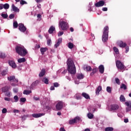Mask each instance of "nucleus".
<instances>
[{"label":"nucleus","mask_w":131,"mask_h":131,"mask_svg":"<svg viewBox=\"0 0 131 131\" xmlns=\"http://www.w3.org/2000/svg\"><path fill=\"white\" fill-rule=\"evenodd\" d=\"M13 27L14 28H17L18 27V23H17V21L13 23Z\"/></svg>","instance_id":"obj_44"},{"label":"nucleus","mask_w":131,"mask_h":131,"mask_svg":"<svg viewBox=\"0 0 131 131\" xmlns=\"http://www.w3.org/2000/svg\"><path fill=\"white\" fill-rule=\"evenodd\" d=\"M20 5H27V2H26L25 1L21 0V1H20Z\"/></svg>","instance_id":"obj_43"},{"label":"nucleus","mask_w":131,"mask_h":131,"mask_svg":"<svg viewBox=\"0 0 131 131\" xmlns=\"http://www.w3.org/2000/svg\"><path fill=\"white\" fill-rule=\"evenodd\" d=\"M37 84H38V81H36L32 83L31 86V88L33 89H34V87L36 86V85H37Z\"/></svg>","instance_id":"obj_29"},{"label":"nucleus","mask_w":131,"mask_h":131,"mask_svg":"<svg viewBox=\"0 0 131 131\" xmlns=\"http://www.w3.org/2000/svg\"><path fill=\"white\" fill-rule=\"evenodd\" d=\"M99 72L100 73L103 74L104 73V66L101 65L99 67Z\"/></svg>","instance_id":"obj_30"},{"label":"nucleus","mask_w":131,"mask_h":131,"mask_svg":"<svg viewBox=\"0 0 131 131\" xmlns=\"http://www.w3.org/2000/svg\"><path fill=\"white\" fill-rule=\"evenodd\" d=\"M102 91V86H99L96 89V94L97 96H99L100 95V92Z\"/></svg>","instance_id":"obj_16"},{"label":"nucleus","mask_w":131,"mask_h":131,"mask_svg":"<svg viewBox=\"0 0 131 131\" xmlns=\"http://www.w3.org/2000/svg\"><path fill=\"white\" fill-rule=\"evenodd\" d=\"M59 29L61 30H67L69 28V24L66 20L63 19H60L58 24Z\"/></svg>","instance_id":"obj_3"},{"label":"nucleus","mask_w":131,"mask_h":131,"mask_svg":"<svg viewBox=\"0 0 131 131\" xmlns=\"http://www.w3.org/2000/svg\"><path fill=\"white\" fill-rule=\"evenodd\" d=\"M56 31V28H55V27L52 26L50 27L48 30V32L50 34H52V33H54V31Z\"/></svg>","instance_id":"obj_14"},{"label":"nucleus","mask_w":131,"mask_h":131,"mask_svg":"<svg viewBox=\"0 0 131 131\" xmlns=\"http://www.w3.org/2000/svg\"><path fill=\"white\" fill-rule=\"evenodd\" d=\"M35 1L37 3H42V2H43V0H35Z\"/></svg>","instance_id":"obj_64"},{"label":"nucleus","mask_w":131,"mask_h":131,"mask_svg":"<svg viewBox=\"0 0 131 131\" xmlns=\"http://www.w3.org/2000/svg\"><path fill=\"white\" fill-rule=\"evenodd\" d=\"M2 17H3V18H4L5 19H7V18H8V14H7V13H2L1 14Z\"/></svg>","instance_id":"obj_40"},{"label":"nucleus","mask_w":131,"mask_h":131,"mask_svg":"<svg viewBox=\"0 0 131 131\" xmlns=\"http://www.w3.org/2000/svg\"><path fill=\"white\" fill-rule=\"evenodd\" d=\"M15 17V14H10L9 15L10 19H13Z\"/></svg>","instance_id":"obj_56"},{"label":"nucleus","mask_w":131,"mask_h":131,"mask_svg":"<svg viewBox=\"0 0 131 131\" xmlns=\"http://www.w3.org/2000/svg\"><path fill=\"white\" fill-rule=\"evenodd\" d=\"M4 99L5 100V101H8V102H9V101H11V99L8 98V97H5L4 98Z\"/></svg>","instance_id":"obj_62"},{"label":"nucleus","mask_w":131,"mask_h":131,"mask_svg":"<svg viewBox=\"0 0 131 131\" xmlns=\"http://www.w3.org/2000/svg\"><path fill=\"white\" fill-rule=\"evenodd\" d=\"M18 29L21 31V32H25L26 30H27L26 27L24 26L23 24H19L18 25Z\"/></svg>","instance_id":"obj_9"},{"label":"nucleus","mask_w":131,"mask_h":131,"mask_svg":"<svg viewBox=\"0 0 131 131\" xmlns=\"http://www.w3.org/2000/svg\"><path fill=\"white\" fill-rule=\"evenodd\" d=\"M0 58H2V59L6 58V54L2 52H0Z\"/></svg>","instance_id":"obj_36"},{"label":"nucleus","mask_w":131,"mask_h":131,"mask_svg":"<svg viewBox=\"0 0 131 131\" xmlns=\"http://www.w3.org/2000/svg\"><path fill=\"white\" fill-rule=\"evenodd\" d=\"M79 121H81V119L79 117H76L74 119L70 120L69 123V124H74Z\"/></svg>","instance_id":"obj_7"},{"label":"nucleus","mask_w":131,"mask_h":131,"mask_svg":"<svg viewBox=\"0 0 131 131\" xmlns=\"http://www.w3.org/2000/svg\"><path fill=\"white\" fill-rule=\"evenodd\" d=\"M37 84H38V81H36L32 83L31 86V88L33 89H34V87L36 86V85H37Z\"/></svg>","instance_id":"obj_28"},{"label":"nucleus","mask_w":131,"mask_h":131,"mask_svg":"<svg viewBox=\"0 0 131 131\" xmlns=\"http://www.w3.org/2000/svg\"><path fill=\"white\" fill-rule=\"evenodd\" d=\"M46 74V70L43 69L40 71V73L39 74V76L40 77H42Z\"/></svg>","instance_id":"obj_19"},{"label":"nucleus","mask_w":131,"mask_h":131,"mask_svg":"<svg viewBox=\"0 0 131 131\" xmlns=\"http://www.w3.org/2000/svg\"><path fill=\"white\" fill-rule=\"evenodd\" d=\"M84 78V75H83V74L81 73L77 74V78H78V79H83Z\"/></svg>","instance_id":"obj_22"},{"label":"nucleus","mask_w":131,"mask_h":131,"mask_svg":"<svg viewBox=\"0 0 131 131\" xmlns=\"http://www.w3.org/2000/svg\"><path fill=\"white\" fill-rule=\"evenodd\" d=\"M86 70L87 71H92V67H91V66H87L86 67Z\"/></svg>","instance_id":"obj_45"},{"label":"nucleus","mask_w":131,"mask_h":131,"mask_svg":"<svg viewBox=\"0 0 131 131\" xmlns=\"http://www.w3.org/2000/svg\"><path fill=\"white\" fill-rule=\"evenodd\" d=\"M9 64L10 66L12 67V68H16V63H15L14 61L13 60H10L9 61Z\"/></svg>","instance_id":"obj_15"},{"label":"nucleus","mask_w":131,"mask_h":131,"mask_svg":"<svg viewBox=\"0 0 131 131\" xmlns=\"http://www.w3.org/2000/svg\"><path fill=\"white\" fill-rule=\"evenodd\" d=\"M51 43H52V40H51V39H48L47 40V45L50 46Z\"/></svg>","instance_id":"obj_48"},{"label":"nucleus","mask_w":131,"mask_h":131,"mask_svg":"<svg viewBox=\"0 0 131 131\" xmlns=\"http://www.w3.org/2000/svg\"><path fill=\"white\" fill-rule=\"evenodd\" d=\"M106 91L107 93H111V87L110 86H107L106 88Z\"/></svg>","instance_id":"obj_46"},{"label":"nucleus","mask_w":131,"mask_h":131,"mask_svg":"<svg viewBox=\"0 0 131 131\" xmlns=\"http://www.w3.org/2000/svg\"><path fill=\"white\" fill-rule=\"evenodd\" d=\"M116 65L118 69L120 70H125V66H124L123 63L121 62L120 60H117L116 61Z\"/></svg>","instance_id":"obj_5"},{"label":"nucleus","mask_w":131,"mask_h":131,"mask_svg":"<svg viewBox=\"0 0 131 131\" xmlns=\"http://www.w3.org/2000/svg\"><path fill=\"white\" fill-rule=\"evenodd\" d=\"M31 91L25 90L24 91V95H29V94H31Z\"/></svg>","instance_id":"obj_38"},{"label":"nucleus","mask_w":131,"mask_h":131,"mask_svg":"<svg viewBox=\"0 0 131 131\" xmlns=\"http://www.w3.org/2000/svg\"><path fill=\"white\" fill-rule=\"evenodd\" d=\"M117 43V45L119 47H120V48H125L126 47V46H127L126 43H125L121 40L118 41Z\"/></svg>","instance_id":"obj_10"},{"label":"nucleus","mask_w":131,"mask_h":131,"mask_svg":"<svg viewBox=\"0 0 131 131\" xmlns=\"http://www.w3.org/2000/svg\"><path fill=\"white\" fill-rule=\"evenodd\" d=\"M130 110H131V105H130V106H128L127 107H126V112H129V111H130Z\"/></svg>","instance_id":"obj_50"},{"label":"nucleus","mask_w":131,"mask_h":131,"mask_svg":"<svg viewBox=\"0 0 131 131\" xmlns=\"http://www.w3.org/2000/svg\"><path fill=\"white\" fill-rule=\"evenodd\" d=\"M109 33V27L105 26L103 29L102 35V41L106 42L108 40V34Z\"/></svg>","instance_id":"obj_4"},{"label":"nucleus","mask_w":131,"mask_h":131,"mask_svg":"<svg viewBox=\"0 0 131 131\" xmlns=\"http://www.w3.org/2000/svg\"><path fill=\"white\" fill-rule=\"evenodd\" d=\"M95 7L97 8H99L100 7H103V6H105V1H100L97 3L95 4Z\"/></svg>","instance_id":"obj_11"},{"label":"nucleus","mask_w":131,"mask_h":131,"mask_svg":"<svg viewBox=\"0 0 131 131\" xmlns=\"http://www.w3.org/2000/svg\"><path fill=\"white\" fill-rule=\"evenodd\" d=\"M98 72V68H94L92 70V72L90 74V76H93L94 74Z\"/></svg>","instance_id":"obj_24"},{"label":"nucleus","mask_w":131,"mask_h":131,"mask_svg":"<svg viewBox=\"0 0 131 131\" xmlns=\"http://www.w3.org/2000/svg\"><path fill=\"white\" fill-rule=\"evenodd\" d=\"M125 50H126L125 53H127L128 51H129V47H128V46H126Z\"/></svg>","instance_id":"obj_55"},{"label":"nucleus","mask_w":131,"mask_h":131,"mask_svg":"<svg viewBox=\"0 0 131 131\" xmlns=\"http://www.w3.org/2000/svg\"><path fill=\"white\" fill-rule=\"evenodd\" d=\"M55 104L56 110H61L63 108V102L62 101H56Z\"/></svg>","instance_id":"obj_8"},{"label":"nucleus","mask_w":131,"mask_h":131,"mask_svg":"<svg viewBox=\"0 0 131 131\" xmlns=\"http://www.w3.org/2000/svg\"><path fill=\"white\" fill-rule=\"evenodd\" d=\"M114 129L112 127H107L105 128V131H113Z\"/></svg>","instance_id":"obj_33"},{"label":"nucleus","mask_w":131,"mask_h":131,"mask_svg":"<svg viewBox=\"0 0 131 131\" xmlns=\"http://www.w3.org/2000/svg\"><path fill=\"white\" fill-rule=\"evenodd\" d=\"M125 104L127 106V107H130V106H131L130 103H129V102H126L125 103Z\"/></svg>","instance_id":"obj_57"},{"label":"nucleus","mask_w":131,"mask_h":131,"mask_svg":"<svg viewBox=\"0 0 131 131\" xmlns=\"http://www.w3.org/2000/svg\"><path fill=\"white\" fill-rule=\"evenodd\" d=\"M45 115V113H40V114H34L32 115L34 118H38L39 117H41V116H43Z\"/></svg>","instance_id":"obj_12"},{"label":"nucleus","mask_w":131,"mask_h":131,"mask_svg":"<svg viewBox=\"0 0 131 131\" xmlns=\"http://www.w3.org/2000/svg\"><path fill=\"white\" fill-rule=\"evenodd\" d=\"M37 84H38V81H36L32 83L31 86V88L33 89H34V87L36 86V85H37Z\"/></svg>","instance_id":"obj_27"},{"label":"nucleus","mask_w":131,"mask_h":131,"mask_svg":"<svg viewBox=\"0 0 131 131\" xmlns=\"http://www.w3.org/2000/svg\"><path fill=\"white\" fill-rule=\"evenodd\" d=\"M6 95L7 96V97H10L11 96V92H7L6 94Z\"/></svg>","instance_id":"obj_58"},{"label":"nucleus","mask_w":131,"mask_h":131,"mask_svg":"<svg viewBox=\"0 0 131 131\" xmlns=\"http://www.w3.org/2000/svg\"><path fill=\"white\" fill-rule=\"evenodd\" d=\"M90 40H95V35H94V34H93V33L91 34Z\"/></svg>","instance_id":"obj_41"},{"label":"nucleus","mask_w":131,"mask_h":131,"mask_svg":"<svg viewBox=\"0 0 131 131\" xmlns=\"http://www.w3.org/2000/svg\"><path fill=\"white\" fill-rule=\"evenodd\" d=\"M48 50H49V49L47 47L41 48L40 49V51L41 53L42 54V55H45V53H46V51H48Z\"/></svg>","instance_id":"obj_17"},{"label":"nucleus","mask_w":131,"mask_h":131,"mask_svg":"<svg viewBox=\"0 0 131 131\" xmlns=\"http://www.w3.org/2000/svg\"><path fill=\"white\" fill-rule=\"evenodd\" d=\"M17 62L18 63H24V62H26V59L24 57L19 58L17 60Z\"/></svg>","instance_id":"obj_25"},{"label":"nucleus","mask_w":131,"mask_h":131,"mask_svg":"<svg viewBox=\"0 0 131 131\" xmlns=\"http://www.w3.org/2000/svg\"><path fill=\"white\" fill-rule=\"evenodd\" d=\"M63 34H64V32L62 31H59L58 33V36H61L62 35H63Z\"/></svg>","instance_id":"obj_49"},{"label":"nucleus","mask_w":131,"mask_h":131,"mask_svg":"<svg viewBox=\"0 0 131 131\" xmlns=\"http://www.w3.org/2000/svg\"><path fill=\"white\" fill-rule=\"evenodd\" d=\"M120 101L121 102H124V101H125V98L123 95H121L120 97Z\"/></svg>","instance_id":"obj_37"},{"label":"nucleus","mask_w":131,"mask_h":131,"mask_svg":"<svg viewBox=\"0 0 131 131\" xmlns=\"http://www.w3.org/2000/svg\"><path fill=\"white\" fill-rule=\"evenodd\" d=\"M2 113L5 114V113H7V109L6 108H3V110H2Z\"/></svg>","instance_id":"obj_60"},{"label":"nucleus","mask_w":131,"mask_h":131,"mask_svg":"<svg viewBox=\"0 0 131 131\" xmlns=\"http://www.w3.org/2000/svg\"><path fill=\"white\" fill-rule=\"evenodd\" d=\"M115 80L117 84H120V80L118 78H116Z\"/></svg>","instance_id":"obj_42"},{"label":"nucleus","mask_w":131,"mask_h":131,"mask_svg":"<svg viewBox=\"0 0 131 131\" xmlns=\"http://www.w3.org/2000/svg\"><path fill=\"white\" fill-rule=\"evenodd\" d=\"M119 108L118 105L116 104H113L111 105V111H114L117 110Z\"/></svg>","instance_id":"obj_13"},{"label":"nucleus","mask_w":131,"mask_h":131,"mask_svg":"<svg viewBox=\"0 0 131 131\" xmlns=\"http://www.w3.org/2000/svg\"><path fill=\"white\" fill-rule=\"evenodd\" d=\"M14 99L15 100V102H17L19 100V97H18L17 96H15L14 97Z\"/></svg>","instance_id":"obj_52"},{"label":"nucleus","mask_w":131,"mask_h":131,"mask_svg":"<svg viewBox=\"0 0 131 131\" xmlns=\"http://www.w3.org/2000/svg\"><path fill=\"white\" fill-rule=\"evenodd\" d=\"M42 82L45 83V84H49V79L47 78H43L42 79Z\"/></svg>","instance_id":"obj_31"},{"label":"nucleus","mask_w":131,"mask_h":131,"mask_svg":"<svg viewBox=\"0 0 131 131\" xmlns=\"http://www.w3.org/2000/svg\"><path fill=\"white\" fill-rule=\"evenodd\" d=\"M88 117L89 119H93L94 118V115L91 113H88Z\"/></svg>","instance_id":"obj_32"},{"label":"nucleus","mask_w":131,"mask_h":131,"mask_svg":"<svg viewBox=\"0 0 131 131\" xmlns=\"http://www.w3.org/2000/svg\"><path fill=\"white\" fill-rule=\"evenodd\" d=\"M121 89H124V90H126V85L124 84H122L120 86Z\"/></svg>","instance_id":"obj_47"},{"label":"nucleus","mask_w":131,"mask_h":131,"mask_svg":"<svg viewBox=\"0 0 131 131\" xmlns=\"http://www.w3.org/2000/svg\"><path fill=\"white\" fill-rule=\"evenodd\" d=\"M9 91V87L5 86L2 88V92L6 93V92H8Z\"/></svg>","instance_id":"obj_34"},{"label":"nucleus","mask_w":131,"mask_h":131,"mask_svg":"<svg viewBox=\"0 0 131 131\" xmlns=\"http://www.w3.org/2000/svg\"><path fill=\"white\" fill-rule=\"evenodd\" d=\"M59 85H60V84H59V83H58V82L54 83V86H55V88H58V86H59Z\"/></svg>","instance_id":"obj_53"},{"label":"nucleus","mask_w":131,"mask_h":131,"mask_svg":"<svg viewBox=\"0 0 131 131\" xmlns=\"http://www.w3.org/2000/svg\"><path fill=\"white\" fill-rule=\"evenodd\" d=\"M75 98L77 99V100H81L82 97H81V94L80 93H77L75 95Z\"/></svg>","instance_id":"obj_23"},{"label":"nucleus","mask_w":131,"mask_h":131,"mask_svg":"<svg viewBox=\"0 0 131 131\" xmlns=\"http://www.w3.org/2000/svg\"><path fill=\"white\" fill-rule=\"evenodd\" d=\"M82 97H83L84 98H85V99H91V98L90 97V95L89 94H88V93H82L81 94Z\"/></svg>","instance_id":"obj_18"},{"label":"nucleus","mask_w":131,"mask_h":131,"mask_svg":"<svg viewBox=\"0 0 131 131\" xmlns=\"http://www.w3.org/2000/svg\"><path fill=\"white\" fill-rule=\"evenodd\" d=\"M20 102H22L23 103H25V102H26V98H20Z\"/></svg>","instance_id":"obj_51"},{"label":"nucleus","mask_w":131,"mask_h":131,"mask_svg":"<svg viewBox=\"0 0 131 131\" xmlns=\"http://www.w3.org/2000/svg\"><path fill=\"white\" fill-rule=\"evenodd\" d=\"M62 42V38H59L58 39V41L57 42V43L55 45V47L56 48H58V47L59 46H60V43H61Z\"/></svg>","instance_id":"obj_20"},{"label":"nucleus","mask_w":131,"mask_h":131,"mask_svg":"<svg viewBox=\"0 0 131 131\" xmlns=\"http://www.w3.org/2000/svg\"><path fill=\"white\" fill-rule=\"evenodd\" d=\"M8 80H9V81H13V82H14V83H12L11 84V85H12V86H16V85H18V79L15 78V76H13L8 77Z\"/></svg>","instance_id":"obj_6"},{"label":"nucleus","mask_w":131,"mask_h":131,"mask_svg":"<svg viewBox=\"0 0 131 131\" xmlns=\"http://www.w3.org/2000/svg\"><path fill=\"white\" fill-rule=\"evenodd\" d=\"M113 50L114 51L115 53L116 54H119V50H118V49L116 47H114L113 48Z\"/></svg>","instance_id":"obj_39"},{"label":"nucleus","mask_w":131,"mask_h":131,"mask_svg":"<svg viewBox=\"0 0 131 131\" xmlns=\"http://www.w3.org/2000/svg\"><path fill=\"white\" fill-rule=\"evenodd\" d=\"M15 51L16 53H17V54H18V55H19V56H21V57H25V56H26V54H27V51L23 47L16 46V47L15 48Z\"/></svg>","instance_id":"obj_2"},{"label":"nucleus","mask_w":131,"mask_h":131,"mask_svg":"<svg viewBox=\"0 0 131 131\" xmlns=\"http://www.w3.org/2000/svg\"><path fill=\"white\" fill-rule=\"evenodd\" d=\"M102 10L103 11V12H107V11H108V8H107L106 7H103L102 9Z\"/></svg>","instance_id":"obj_54"},{"label":"nucleus","mask_w":131,"mask_h":131,"mask_svg":"<svg viewBox=\"0 0 131 131\" xmlns=\"http://www.w3.org/2000/svg\"><path fill=\"white\" fill-rule=\"evenodd\" d=\"M39 48H40V45H36V46L35 47V49H39Z\"/></svg>","instance_id":"obj_61"},{"label":"nucleus","mask_w":131,"mask_h":131,"mask_svg":"<svg viewBox=\"0 0 131 131\" xmlns=\"http://www.w3.org/2000/svg\"><path fill=\"white\" fill-rule=\"evenodd\" d=\"M67 64L68 65V71L69 73L74 75L76 73V68L75 67V64H74L73 60L71 58H69Z\"/></svg>","instance_id":"obj_1"},{"label":"nucleus","mask_w":131,"mask_h":131,"mask_svg":"<svg viewBox=\"0 0 131 131\" xmlns=\"http://www.w3.org/2000/svg\"><path fill=\"white\" fill-rule=\"evenodd\" d=\"M13 92H14V93H18V89L16 88H14L13 89Z\"/></svg>","instance_id":"obj_63"},{"label":"nucleus","mask_w":131,"mask_h":131,"mask_svg":"<svg viewBox=\"0 0 131 131\" xmlns=\"http://www.w3.org/2000/svg\"><path fill=\"white\" fill-rule=\"evenodd\" d=\"M3 8L5 9V10H8L9 8H10V5L8 4H5L3 5Z\"/></svg>","instance_id":"obj_35"},{"label":"nucleus","mask_w":131,"mask_h":131,"mask_svg":"<svg viewBox=\"0 0 131 131\" xmlns=\"http://www.w3.org/2000/svg\"><path fill=\"white\" fill-rule=\"evenodd\" d=\"M67 47L69 48V49H70L71 50H72V49L75 47V45L73 44L72 42H69L67 45Z\"/></svg>","instance_id":"obj_21"},{"label":"nucleus","mask_w":131,"mask_h":131,"mask_svg":"<svg viewBox=\"0 0 131 131\" xmlns=\"http://www.w3.org/2000/svg\"><path fill=\"white\" fill-rule=\"evenodd\" d=\"M11 8L14 12H19V10L14 4H12Z\"/></svg>","instance_id":"obj_26"},{"label":"nucleus","mask_w":131,"mask_h":131,"mask_svg":"<svg viewBox=\"0 0 131 131\" xmlns=\"http://www.w3.org/2000/svg\"><path fill=\"white\" fill-rule=\"evenodd\" d=\"M6 74H7V71H3L2 72V75L5 76Z\"/></svg>","instance_id":"obj_59"}]
</instances>
